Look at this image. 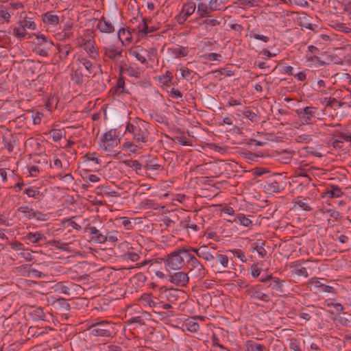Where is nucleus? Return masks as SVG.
Listing matches in <instances>:
<instances>
[{
    "label": "nucleus",
    "instance_id": "f257e3e1",
    "mask_svg": "<svg viewBox=\"0 0 351 351\" xmlns=\"http://www.w3.org/2000/svg\"><path fill=\"white\" fill-rule=\"evenodd\" d=\"M149 123L139 118H135L128 122L125 127V131L132 134L133 139L142 144L147 141L149 134Z\"/></svg>",
    "mask_w": 351,
    "mask_h": 351
},
{
    "label": "nucleus",
    "instance_id": "f03ea898",
    "mask_svg": "<svg viewBox=\"0 0 351 351\" xmlns=\"http://www.w3.org/2000/svg\"><path fill=\"white\" fill-rule=\"evenodd\" d=\"M189 250L184 247H179L168 255L165 260V266L167 270H178L184 266L186 263V256L191 255Z\"/></svg>",
    "mask_w": 351,
    "mask_h": 351
},
{
    "label": "nucleus",
    "instance_id": "7ed1b4c3",
    "mask_svg": "<svg viewBox=\"0 0 351 351\" xmlns=\"http://www.w3.org/2000/svg\"><path fill=\"white\" fill-rule=\"evenodd\" d=\"M99 39L103 44V49L106 57L111 60H117L121 56L122 49L112 40L111 36L102 34Z\"/></svg>",
    "mask_w": 351,
    "mask_h": 351
},
{
    "label": "nucleus",
    "instance_id": "20e7f679",
    "mask_svg": "<svg viewBox=\"0 0 351 351\" xmlns=\"http://www.w3.org/2000/svg\"><path fill=\"white\" fill-rule=\"evenodd\" d=\"M186 263L189 267V274L191 277L202 280L206 275V270L202 264L193 254L186 256Z\"/></svg>",
    "mask_w": 351,
    "mask_h": 351
},
{
    "label": "nucleus",
    "instance_id": "39448f33",
    "mask_svg": "<svg viewBox=\"0 0 351 351\" xmlns=\"http://www.w3.org/2000/svg\"><path fill=\"white\" fill-rule=\"evenodd\" d=\"M117 137L118 134L116 130L112 129L106 132L101 137L99 143L100 148L105 152H109L118 145Z\"/></svg>",
    "mask_w": 351,
    "mask_h": 351
},
{
    "label": "nucleus",
    "instance_id": "423d86ee",
    "mask_svg": "<svg viewBox=\"0 0 351 351\" xmlns=\"http://www.w3.org/2000/svg\"><path fill=\"white\" fill-rule=\"evenodd\" d=\"M298 119L302 125H309L313 123L316 119V108L312 106H306L303 109L297 110Z\"/></svg>",
    "mask_w": 351,
    "mask_h": 351
},
{
    "label": "nucleus",
    "instance_id": "0eeeda50",
    "mask_svg": "<svg viewBox=\"0 0 351 351\" xmlns=\"http://www.w3.org/2000/svg\"><path fill=\"white\" fill-rule=\"evenodd\" d=\"M109 327V322L103 320L92 324L88 330L94 336L108 337L110 335Z\"/></svg>",
    "mask_w": 351,
    "mask_h": 351
},
{
    "label": "nucleus",
    "instance_id": "6e6552de",
    "mask_svg": "<svg viewBox=\"0 0 351 351\" xmlns=\"http://www.w3.org/2000/svg\"><path fill=\"white\" fill-rule=\"evenodd\" d=\"M260 281L264 283H268L267 287L275 291H280L284 286V280L277 277L273 276L272 274H268L260 278Z\"/></svg>",
    "mask_w": 351,
    "mask_h": 351
},
{
    "label": "nucleus",
    "instance_id": "1a4fd4ad",
    "mask_svg": "<svg viewBox=\"0 0 351 351\" xmlns=\"http://www.w3.org/2000/svg\"><path fill=\"white\" fill-rule=\"evenodd\" d=\"M84 230L91 234L90 241L94 243H104L106 242L104 234L101 232L96 227L88 224L86 226Z\"/></svg>",
    "mask_w": 351,
    "mask_h": 351
},
{
    "label": "nucleus",
    "instance_id": "9d476101",
    "mask_svg": "<svg viewBox=\"0 0 351 351\" xmlns=\"http://www.w3.org/2000/svg\"><path fill=\"white\" fill-rule=\"evenodd\" d=\"M189 280L188 274L183 271L175 272L169 276V280L177 286H185Z\"/></svg>",
    "mask_w": 351,
    "mask_h": 351
},
{
    "label": "nucleus",
    "instance_id": "9b49d317",
    "mask_svg": "<svg viewBox=\"0 0 351 351\" xmlns=\"http://www.w3.org/2000/svg\"><path fill=\"white\" fill-rule=\"evenodd\" d=\"M129 54L134 57L142 64L147 62V57L149 56L148 51L140 46H136L129 50Z\"/></svg>",
    "mask_w": 351,
    "mask_h": 351
},
{
    "label": "nucleus",
    "instance_id": "f8f14e48",
    "mask_svg": "<svg viewBox=\"0 0 351 351\" xmlns=\"http://www.w3.org/2000/svg\"><path fill=\"white\" fill-rule=\"evenodd\" d=\"M196 1L197 2V14L202 18L209 17V14L214 11L210 2L207 3L202 0H196Z\"/></svg>",
    "mask_w": 351,
    "mask_h": 351
},
{
    "label": "nucleus",
    "instance_id": "ddd939ff",
    "mask_svg": "<svg viewBox=\"0 0 351 351\" xmlns=\"http://www.w3.org/2000/svg\"><path fill=\"white\" fill-rule=\"evenodd\" d=\"M149 21L145 19H142L141 22L137 25L138 34L140 37H145L149 33L154 32L156 30V27L154 26H149Z\"/></svg>",
    "mask_w": 351,
    "mask_h": 351
},
{
    "label": "nucleus",
    "instance_id": "4468645a",
    "mask_svg": "<svg viewBox=\"0 0 351 351\" xmlns=\"http://www.w3.org/2000/svg\"><path fill=\"white\" fill-rule=\"evenodd\" d=\"M141 303L144 306H148L153 308H160V302H158L156 298H154L152 293H144L140 298Z\"/></svg>",
    "mask_w": 351,
    "mask_h": 351
},
{
    "label": "nucleus",
    "instance_id": "2eb2a0df",
    "mask_svg": "<svg viewBox=\"0 0 351 351\" xmlns=\"http://www.w3.org/2000/svg\"><path fill=\"white\" fill-rule=\"evenodd\" d=\"M45 239H46L45 236L39 232H29L27 233L25 235H24L23 237V241L27 244H29V243L36 244V243H39L40 241H43L44 240H45Z\"/></svg>",
    "mask_w": 351,
    "mask_h": 351
},
{
    "label": "nucleus",
    "instance_id": "dca6fc26",
    "mask_svg": "<svg viewBox=\"0 0 351 351\" xmlns=\"http://www.w3.org/2000/svg\"><path fill=\"white\" fill-rule=\"evenodd\" d=\"M247 293L250 297L253 298L258 299L263 301H267L268 300L267 295L261 291V285H259L250 287L247 289Z\"/></svg>",
    "mask_w": 351,
    "mask_h": 351
},
{
    "label": "nucleus",
    "instance_id": "f3484780",
    "mask_svg": "<svg viewBox=\"0 0 351 351\" xmlns=\"http://www.w3.org/2000/svg\"><path fill=\"white\" fill-rule=\"evenodd\" d=\"M97 27L102 34H111L114 31V25L104 18L99 20Z\"/></svg>",
    "mask_w": 351,
    "mask_h": 351
},
{
    "label": "nucleus",
    "instance_id": "a211bd4d",
    "mask_svg": "<svg viewBox=\"0 0 351 351\" xmlns=\"http://www.w3.org/2000/svg\"><path fill=\"white\" fill-rule=\"evenodd\" d=\"M19 25L24 29L34 30L36 29V25L32 18L23 16V13H21L19 19L18 21Z\"/></svg>",
    "mask_w": 351,
    "mask_h": 351
},
{
    "label": "nucleus",
    "instance_id": "6ab92c4d",
    "mask_svg": "<svg viewBox=\"0 0 351 351\" xmlns=\"http://www.w3.org/2000/svg\"><path fill=\"white\" fill-rule=\"evenodd\" d=\"M306 263L301 262H294L291 264V268L292 269L293 273L299 276H304L307 278L308 276V274L307 271V268L304 265Z\"/></svg>",
    "mask_w": 351,
    "mask_h": 351
},
{
    "label": "nucleus",
    "instance_id": "aec40b11",
    "mask_svg": "<svg viewBox=\"0 0 351 351\" xmlns=\"http://www.w3.org/2000/svg\"><path fill=\"white\" fill-rule=\"evenodd\" d=\"M318 49L316 47L309 45L308 47V51L306 53V65L308 66H312L313 63L318 60L317 56Z\"/></svg>",
    "mask_w": 351,
    "mask_h": 351
},
{
    "label": "nucleus",
    "instance_id": "412c9836",
    "mask_svg": "<svg viewBox=\"0 0 351 351\" xmlns=\"http://www.w3.org/2000/svg\"><path fill=\"white\" fill-rule=\"evenodd\" d=\"M265 191L269 194L279 193L282 189V186L274 180H267L263 186Z\"/></svg>",
    "mask_w": 351,
    "mask_h": 351
},
{
    "label": "nucleus",
    "instance_id": "4be33fe9",
    "mask_svg": "<svg viewBox=\"0 0 351 351\" xmlns=\"http://www.w3.org/2000/svg\"><path fill=\"white\" fill-rule=\"evenodd\" d=\"M232 221L245 228H249L252 225V221L243 213L236 215Z\"/></svg>",
    "mask_w": 351,
    "mask_h": 351
},
{
    "label": "nucleus",
    "instance_id": "5701e85b",
    "mask_svg": "<svg viewBox=\"0 0 351 351\" xmlns=\"http://www.w3.org/2000/svg\"><path fill=\"white\" fill-rule=\"evenodd\" d=\"M343 195L341 189L336 186L332 185L330 189H328L324 193L323 197L326 198H336L340 197Z\"/></svg>",
    "mask_w": 351,
    "mask_h": 351
},
{
    "label": "nucleus",
    "instance_id": "b1692460",
    "mask_svg": "<svg viewBox=\"0 0 351 351\" xmlns=\"http://www.w3.org/2000/svg\"><path fill=\"white\" fill-rule=\"evenodd\" d=\"M196 7L197 5L195 2L192 1V0H187L186 2L184 3L181 11L185 16H190L195 12Z\"/></svg>",
    "mask_w": 351,
    "mask_h": 351
},
{
    "label": "nucleus",
    "instance_id": "393cba45",
    "mask_svg": "<svg viewBox=\"0 0 351 351\" xmlns=\"http://www.w3.org/2000/svg\"><path fill=\"white\" fill-rule=\"evenodd\" d=\"M246 351H263L265 346L254 340L247 341L245 343Z\"/></svg>",
    "mask_w": 351,
    "mask_h": 351
},
{
    "label": "nucleus",
    "instance_id": "a878e982",
    "mask_svg": "<svg viewBox=\"0 0 351 351\" xmlns=\"http://www.w3.org/2000/svg\"><path fill=\"white\" fill-rule=\"evenodd\" d=\"M199 258L208 262H211L215 260L213 254L210 252L207 245H202L200 247Z\"/></svg>",
    "mask_w": 351,
    "mask_h": 351
},
{
    "label": "nucleus",
    "instance_id": "bb28decb",
    "mask_svg": "<svg viewBox=\"0 0 351 351\" xmlns=\"http://www.w3.org/2000/svg\"><path fill=\"white\" fill-rule=\"evenodd\" d=\"M43 21L48 25H56L59 23V18L53 12H48L43 15Z\"/></svg>",
    "mask_w": 351,
    "mask_h": 351
},
{
    "label": "nucleus",
    "instance_id": "cd10ccee",
    "mask_svg": "<svg viewBox=\"0 0 351 351\" xmlns=\"http://www.w3.org/2000/svg\"><path fill=\"white\" fill-rule=\"evenodd\" d=\"M263 242H256L251 245V250L252 252H256L261 258H263L266 256L267 252L263 247Z\"/></svg>",
    "mask_w": 351,
    "mask_h": 351
},
{
    "label": "nucleus",
    "instance_id": "c85d7f7f",
    "mask_svg": "<svg viewBox=\"0 0 351 351\" xmlns=\"http://www.w3.org/2000/svg\"><path fill=\"white\" fill-rule=\"evenodd\" d=\"M33 43L34 45V47L51 46L53 45V43L51 41H48L46 36L43 34L36 36L35 38L33 40Z\"/></svg>",
    "mask_w": 351,
    "mask_h": 351
},
{
    "label": "nucleus",
    "instance_id": "c756f323",
    "mask_svg": "<svg viewBox=\"0 0 351 351\" xmlns=\"http://www.w3.org/2000/svg\"><path fill=\"white\" fill-rule=\"evenodd\" d=\"M55 291L58 292L60 293H63L65 295L70 294L71 289L66 285L65 282H59L51 287Z\"/></svg>",
    "mask_w": 351,
    "mask_h": 351
},
{
    "label": "nucleus",
    "instance_id": "7c9ffc66",
    "mask_svg": "<svg viewBox=\"0 0 351 351\" xmlns=\"http://www.w3.org/2000/svg\"><path fill=\"white\" fill-rule=\"evenodd\" d=\"M169 53L175 58L184 57L188 54V50L185 47H176L169 49Z\"/></svg>",
    "mask_w": 351,
    "mask_h": 351
},
{
    "label": "nucleus",
    "instance_id": "2f4dec72",
    "mask_svg": "<svg viewBox=\"0 0 351 351\" xmlns=\"http://www.w3.org/2000/svg\"><path fill=\"white\" fill-rule=\"evenodd\" d=\"M117 38L122 43H123V39L127 42H130L132 40L130 32L125 28H121L119 30Z\"/></svg>",
    "mask_w": 351,
    "mask_h": 351
},
{
    "label": "nucleus",
    "instance_id": "473e14b6",
    "mask_svg": "<svg viewBox=\"0 0 351 351\" xmlns=\"http://www.w3.org/2000/svg\"><path fill=\"white\" fill-rule=\"evenodd\" d=\"M104 237L106 238V241L114 243L119 241L121 238V235L117 231H108L106 234H104Z\"/></svg>",
    "mask_w": 351,
    "mask_h": 351
},
{
    "label": "nucleus",
    "instance_id": "72a5a7b5",
    "mask_svg": "<svg viewBox=\"0 0 351 351\" xmlns=\"http://www.w3.org/2000/svg\"><path fill=\"white\" fill-rule=\"evenodd\" d=\"M30 315L34 319L37 321L44 320L45 317L43 308L39 307L34 308L31 311Z\"/></svg>",
    "mask_w": 351,
    "mask_h": 351
},
{
    "label": "nucleus",
    "instance_id": "f704fd0d",
    "mask_svg": "<svg viewBox=\"0 0 351 351\" xmlns=\"http://www.w3.org/2000/svg\"><path fill=\"white\" fill-rule=\"evenodd\" d=\"M127 167L133 169L136 173H140L142 165L138 160H125L123 162Z\"/></svg>",
    "mask_w": 351,
    "mask_h": 351
},
{
    "label": "nucleus",
    "instance_id": "c9c22d12",
    "mask_svg": "<svg viewBox=\"0 0 351 351\" xmlns=\"http://www.w3.org/2000/svg\"><path fill=\"white\" fill-rule=\"evenodd\" d=\"M214 257L217 263H219L223 269L228 267L229 258L226 255L217 253Z\"/></svg>",
    "mask_w": 351,
    "mask_h": 351
},
{
    "label": "nucleus",
    "instance_id": "e433bc0d",
    "mask_svg": "<svg viewBox=\"0 0 351 351\" xmlns=\"http://www.w3.org/2000/svg\"><path fill=\"white\" fill-rule=\"evenodd\" d=\"M295 206H298L303 210L309 211L311 210V208L306 202V199L302 197H299L295 199Z\"/></svg>",
    "mask_w": 351,
    "mask_h": 351
},
{
    "label": "nucleus",
    "instance_id": "4c0bfd02",
    "mask_svg": "<svg viewBox=\"0 0 351 351\" xmlns=\"http://www.w3.org/2000/svg\"><path fill=\"white\" fill-rule=\"evenodd\" d=\"M122 149L125 151H127V152H131L133 154H136L138 152L139 147L132 142L126 141L123 143Z\"/></svg>",
    "mask_w": 351,
    "mask_h": 351
},
{
    "label": "nucleus",
    "instance_id": "58836bf2",
    "mask_svg": "<svg viewBox=\"0 0 351 351\" xmlns=\"http://www.w3.org/2000/svg\"><path fill=\"white\" fill-rule=\"evenodd\" d=\"M184 326L190 332H196L199 328L198 323L193 319L187 320L184 324Z\"/></svg>",
    "mask_w": 351,
    "mask_h": 351
},
{
    "label": "nucleus",
    "instance_id": "ea45409f",
    "mask_svg": "<svg viewBox=\"0 0 351 351\" xmlns=\"http://www.w3.org/2000/svg\"><path fill=\"white\" fill-rule=\"evenodd\" d=\"M229 0H210L209 2L214 11L221 10L223 5L228 3Z\"/></svg>",
    "mask_w": 351,
    "mask_h": 351
},
{
    "label": "nucleus",
    "instance_id": "a19ab883",
    "mask_svg": "<svg viewBox=\"0 0 351 351\" xmlns=\"http://www.w3.org/2000/svg\"><path fill=\"white\" fill-rule=\"evenodd\" d=\"M233 256L239 259L242 263H246L247 262V258L245 256V254L243 251L239 249H232L229 250Z\"/></svg>",
    "mask_w": 351,
    "mask_h": 351
},
{
    "label": "nucleus",
    "instance_id": "79ce46f5",
    "mask_svg": "<svg viewBox=\"0 0 351 351\" xmlns=\"http://www.w3.org/2000/svg\"><path fill=\"white\" fill-rule=\"evenodd\" d=\"M309 17L308 16H304L302 18H300V24L302 27L311 29L315 30L317 26L315 25H313L309 22L308 20Z\"/></svg>",
    "mask_w": 351,
    "mask_h": 351
},
{
    "label": "nucleus",
    "instance_id": "37998d69",
    "mask_svg": "<svg viewBox=\"0 0 351 351\" xmlns=\"http://www.w3.org/2000/svg\"><path fill=\"white\" fill-rule=\"evenodd\" d=\"M19 211L25 215V216L29 219L34 218L35 217V211L34 209L29 208L28 206H21Z\"/></svg>",
    "mask_w": 351,
    "mask_h": 351
},
{
    "label": "nucleus",
    "instance_id": "c03bdc74",
    "mask_svg": "<svg viewBox=\"0 0 351 351\" xmlns=\"http://www.w3.org/2000/svg\"><path fill=\"white\" fill-rule=\"evenodd\" d=\"M11 15L8 10L3 5H0V20L8 23L10 20Z\"/></svg>",
    "mask_w": 351,
    "mask_h": 351
},
{
    "label": "nucleus",
    "instance_id": "a18cd8bd",
    "mask_svg": "<svg viewBox=\"0 0 351 351\" xmlns=\"http://www.w3.org/2000/svg\"><path fill=\"white\" fill-rule=\"evenodd\" d=\"M23 192L28 197H34V198H36L37 196L40 193V191L38 190V188H35V187H32V186L25 189Z\"/></svg>",
    "mask_w": 351,
    "mask_h": 351
},
{
    "label": "nucleus",
    "instance_id": "49530a36",
    "mask_svg": "<svg viewBox=\"0 0 351 351\" xmlns=\"http://www.w3.org/2000/svg\"><path fill=\"white\" fill-rule=\"evenodd\" d=\"M324 212L336 220L340 218V213L331 205L328 208H326Z\"/></svg>",
    "mask_w": 351,
    "mask_h": 351
},
{
    "label": "nucleus",
    "instance_id": "de8ad7c7",
    "mask_svg": "<svg viewBox=\"0 0 351 351\" xmlns=\"http://www.w3.org/2000/svg\"><path fill=\"white\" fill-rule=\"evenodd\" d=\"M72 80L77 84H80L83 82V75L80 70H75L71 74Z\"/></svg>",
    "mask_w": 351,
    "mask_h": 351
},
{
    "label": "nucleus",
    "instance_id": "09e8293b",
    "mask_svg": "<svg viewBox=\"0 0 351 351\" xmlns=\"http://www.w3.org/2000/svg\"><path fill=\"white\" fill-rule=\"evenodd\" d=\"M13 34L18 38V39H23L26 35L27 33L25 32V29L21 28L20 26L19 27H14L13 29Z\"/></svg>",
    "mask_w": 351,
    "mask_h": 351
},
{
    "label": "nucleus",
    "instance_id": "8fccbe9b",
    "mask_svg": "<svg viewBox=\"0 0 351 351\" xmlns=\"http://www.w3.org/2000/svg\"><path fill=\"white\" fill-rule=\"evenodd\" d=\"M261 271L262 269L258 267V263H254L250 267L251 275L254 278H256L260 276Z\"/></svg>",
    "mask_w": 351,
    "mask_h": 351
},
{
    "label": "nucleus",
    "instance_id": "3c124183",
    "mask_svg": "<svg viewBox=\"0 0 351 351\" xmlns=\"http://www.w3.org/2000/svg\"><path fill=\"white\" fill-rule=\"evenodd\" d=\"M172 76L169 72H166L165 75H160L158 77V80L160 84L163 85H167L171 81Z\"/></svg>",
    "mask_w": 351,
    "mask_h": 351
},
{
    "label": "nucleus",
    "instance_id": "603ef678",
    "mask_svg": "<svg viewBox=\"0 0 351 351\" xmlns=\"http://www.w3.org/2000/svg\"><path fill=\"white\" fill-rule=\"evenodd\" d=\"M49 47L50 46L34 47V51L42 56H47L48 54V51H49Z\"/></svg>",
    "mask_w": 351,
    "mask_h": 351
},
{
    "label": "nucleus",
    "instance_id": "864d4df0",
    "mask_svg": "<svg viewBox=\"0 0 351 351\" xmlns=\"http://www.w3.org/2000/svg\"><path fill=\"white\" fill-rule=\"evenodd\" d=\"M56 177L66 184H70L74 179L71 173H66L65 175L58 173L56 175Z\"/></svg>",
    "mask_w": 351,
    "mask_h": 351
},
{
    "label": "nucleus",
    "instance_id": "5fc2aeb1",
    "mask_svg": "<svg viewBox=\"0 0 351 351\" xmlns=\"http://www.w3.org/2000/svg\"><path fill=\"white\" fill-rule=\"evenodd\" d=\"M124 257L125 259L130 260L132 261H136L139 259L140 256L138 253L132 251L128 250L125 254Z\"/></svg>",
    "mask_w": 351,
    "mask_h": 351
},
{
    "label": "nucleus",
    "instance_id": "6e6d98bb",
    "mask_svg": "<svg viewBox=\"0 0 351 351\" xmlns=\"http://www.w3.org/2000/svg\"><path fill=\"white\" fill-rule=\"evenodd\" d=\"M80 62L88 73L92 72L93 64L89 60L86 58H81Z\"/></svg>",
    "mask_w": 351,
    "mask_h": 351
},
{
    "label": "nucleus",
    "instance_id": "4d7b16f0",
    "mask_svg": "<svg viewBox=\"0 0 351 351\" xmlns=\"http://www.w3.org/2000/svg\"><path fill=\"white\" fill-rule=\"evenodd\" d=\"M250 37L252 38L256 39V40H261L264 43H267L269 40L268 37L263 36V35L258 34L254 32H250Z\"/></svg>",
    "mask_w": 351,
    "mask_h": 351
},
{
    "label": "nucleus",
    "instance_id": "13d9d810",
    "mask_svg": "<svg viewBox=\"0 0 351 351\" xmlns=\"http://www.w3.org/2000/svg\"><path fill=\"white\" fill-rule=\"evenodd\" d=\"M18 254L27 261H32V252L26 251L25 248H23V250L19 252Z\"/></svg>",
    "mask_w": 351,
    "mask_h": 351
},
{
    "label": "nucleus",
    "instance_id": "bf43d9fd",
    "mask_svg": "<svg viewBox=\"0 0 351 351\" xmlns=\"http://www.w3.org/2000/svg\"><path fill=\"white\" fill-rule=\"evenodd\" d=\"M71 51V47L65 46L64 47H59L58 52L61 58H66Z\"/></svg>",
    "mask_w": 351,
    "mask_h": 351
},
{
    "label": "nucleus",
    "instance_id": "052dcab7",
    "mask_svg": "<svg viewBox=\"0 0 351 351\" xmlns=\"http://www.w3.org/2000/svg\"><path fill=\"white\" fill-rule=\"evenodd\" d=\"M203 23L210 26H217L220 24V22L217 19L211 18L210 15L209 17H207V19H206Z\"/></svg>",
    "mask_w": 351,
    "mask_h": 351
},
{
    "label": "nucleus",
    "instance_id": "680f3d73",
    "mask_svg": "<svg viewBox=\"0 0 351 351\" xmlns=\"http://www.w3.org/2000/svg\"><path fill=\"white\" fill-rule=\"evenodd\" d=\"M206 59L210 61H221V56L217 53H210L206 55Z\"/></svg>",
    "mask_w": 351,
    "mask_h": 351
},
{
    "label": "nucleus",
    "instance_id": "e2e57ef3",
    "mask_svg": "<svg viewBox=\"0 0 351 351\" xmlns=\"http://www.w3.org/2000/svg\"><path fill=\"white\" fill-rule=\"evenodd\" d=\"M341 143L343 142H351V134L350 133H344L340 132L338 135Z\"/></svg>",
    "mask_w": 351,
    "mask_h": 351
},
{
    "label": "nucleus",
    "instance_id": "0e129e2a",
    "mask_svg": "<svg viewBox=\"0 0 351 351\" xmlns=\"http://www.w3.org/2000/svg\"><path fill=\"white\" fill-rule=\"evenodd\" d=\"M29 276H31V277H35V278H43L45 275L42 273L41 271L37 270V269H29V274H28Z\"/></svg>",
    "mask_w": 351,
    "mask_h": 351
},
{
    "label": "nucleus",
    "instance_id": "69168bd1",
    "mask_svg": "<svg viewBox=\"0 0 351 351\" xmlns=\"http://www.w3.org/2000/svg\"><path fill=\"white\" fill-rule=\"evenodd\" d=\"M10 246L14 250L18 252V253L25 248L23 244L19 241L10 243Z\"/></svg>",
    "mask_w": 351,
    "mask_h": 351
},
{
    "label": "nucleus",
    "instance_id": "338daca9",
    "mask_svg": "<svg viewBox=\"0 0 351 351\" xmlns=\"http://www.w3.org/2000/svg\"><path fill=\"white\" fill-rule=\"evenodd\" d=\"M83 179L86 181H88L93 183L97 182L100 180L99 177L95 174H88L84 177Z\"/></svg>",
    "mask_w": 351,
    "mask_h": 351
},
{
    "label": "nucleus",
    "instance_id": "774afa93",
    "mask_svg": "<svg viewBox=\"0 0 351 351\" xmlns=\"http://www.w3.org/2000/svg\"><path fill=\"white\" fill-rule=\"evenodd\" d=\"M29 173L30 176L36 177L40 173V168L38 166L32 165L29 167Z\"/></svg>",
    "mask_w": 351,
    "mask_h": 351
}]
</instances>
